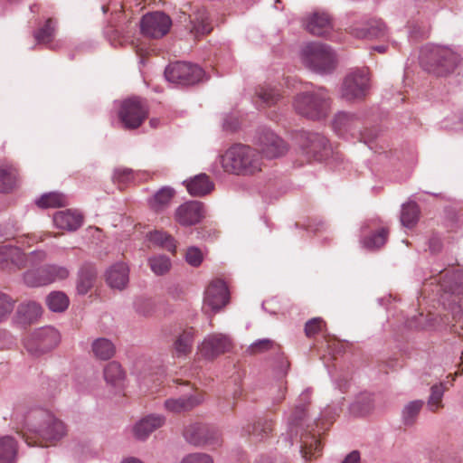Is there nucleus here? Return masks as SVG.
Instances as JSON below:
<instances>
[{"instance_id": "f257e3e1", "label": "nucleus", "mask_w": 463, "mask_h": 463, "mask_svg": "<svg viewBox=\"0 0 463 463\" xmlns=\"http://www.w3.org/2000/svg\"><path fill=\"white\" fill-rule=\"evenodd\" d=\"M309 403V393L302 392L299 397V402L296 405L294 411L288 419V430L281 436L280 442L285 446L291 447L294 440L299 441L300 452L306 461L311 460L321 454V443L316 433H312L313 429L307 423L308 418L306 407Z\"/></svg>"}, {"instance_id": "f03ea898", "label": "nucleus", "mask_w": 463, "mask_h": 463, "mask_svg": "<svg viewBox=\"0 0 463 463\" xmlns=\"http://www.w3.org/2000/svg\"><path fill=\"white\" fill-rule=\"evenodd\" d=\"M24 429L46 441H57L67 434L63 421L43 408L31 409L23 422Z\"/></svg>"}, {"instance_id": "7ed1b4c3", "label": "nucleus", "mask_w": 463, "mask_h": 463, "mask_svg": "<svg viewBox=\"0 0 463 463\" xmlns=\"http://www.w3.org/2000/svg\"><path fill=\"white\" fill-rule=\"evenodd\" d=\"M222 166L229 174L252 175L261 171V156L253 147L236 144L222 155Z\"/></svg>"}, {"instance_id": "20e7f679", "label": "nucleus", "mask_w": 463, "mask_h": 463, "mask_svg": "<svg viewBox=\"0 0 463 463\" xmlns=\"http://www.w3.org/2000/svg\"><path fill=\"white\" fill-rule=\"evenodd\" d=\"M460 61V55L449 47L425 45L420 49V66L424 71L436 76L452 73Z\"/></svg>"}, {"instance_id": "39448f33", "label": "nucleus", "mask_w": 463, "mask_h": 463, "mask_svg": "<svg viewBox=\"0 0 463 463\" xmlns=\"http://www.w3.org/2000/svg\"><path fill=\"white\" fill-rule=\"evenodd\" d=\"M329 106V96L323 87L298 93L293 102L295 111L311 120H319L326 118Z\"/></svg>"}, {"instance_id": "423d86ee", "label": "nucleus", "mask_w": 463, "mask_h": 463, "mask_svg": "<svg viewBox=\"0 0 463 463\" xmlns=\"http://www.w3.org/2000/svg\"><path fill=\"white\" fill-rule=\"evenodd\" d=\"M303 64L320 74L330 73L335 67V55L330 46L322 43H309L301 51Z\"/></svg>"}, {"instance_id": "0eeeda50", "label": "nucleus", "mask_w": 463, "mask_h": 463, "mask_svg": "<svg viewBox=\"0 0 463 463\" xmlns=\"http://www.w3.org/2000/svg\"><path fill=\"white\" fill-rule=\"evenodd\" d=\"M148 114L146 101L139 97H132L121 102L118 117L123 128L130 130L139 128Z\"/></svg>"}, {"instance_id": "6e6552de", "label": "nucleus", "mask_w": 463, "mask_h": 463, "mask_svg": "<svg viewBox=\"0 0 463 463\" xmlns=\"http://www.w3.org/2000/svg\"><path fill=\"white\" fill-rule=\"evenodd\" d=\"M70 276V270L65 266L47 264L37 269H29L24 273V282L31 288H37L64 280Z\"/></svg>"}, {"instance_id": "1a4fd4ad", "label": "nucleus", "mask_w": 463, "mask_h": 463, "mask_svg": "<svg viewBox=\"0 0 463 463\" xmlns=\"http://www.w3.org/2000/svg\"><path fill=\"white\" fill-rule=\"evenodd\" d=\"M297 140L302 153L308 160L322 161L331 153V146L327 138L317 132L301 131Z\"/></svg>"}, {"instance_id": "9d476101", "label": "nucleus", "mask_w": 463, "mask_h": 463, "mask_svg": "<svg viewBox=\"0 0 463 463\" xmlns=\"http://www.w3.org/2000/svg\"><path fill=\"white\" fill-rule=\"evenodd\" d=\"M368 90L367 69H355L345 77L341 87V96L348 101L361 99L365 97Z\"/></svg>"}, {"instance_id": "9b49d317", "label": "nucleus", "mask_w": 463, "mask_h": 463, "mask_svg": "<svg viewBox=\"0 0 463 463\" xmlns=\"http://www.w3.org/2000/svg\"><path fill=\"white\" fill-rule=\"evenodd\" d=\"M203 76L202 68L184 61L171 63L165 70V77L168 81L184 86L199 82Z\"/></svg>"}, {"instance_id": "f8f14e48", "label": "nucleus", "mask_w": 463, "mask_h": 463, "mask_svg": "<svg viewBox=\"0 0 463 463\" xmlns=\"http://www.w3.org/2000/svg\"><path fill=\"white\" fill-rule=\"evenodd\" d=\"M179 21L195 39L210 33L213 29L212 20L204 7H196L189 14L183 12Z\"/></svg>"}, {"instance_id": "ddd939ff", "label": "nucleus", "mask_w": 463, "mask_h": 463, "mask_svg": "<svg viewBox=\"0 0 463 463\" xmlns=\"http://www.w3.org/2000/svg\"><path fill=\"white\" fill-rule=\"evenodd\" d=\"M60 342L59 332L52 326L36 330L24 343L26 350L40 355L53 349Z\"/></svg>"}, {"instance_id": "4468645a", "label": "nucleus", "mask_w": 463, "mask_h": 463, "mask_svg": "<svg viewBox=\"0 0 463 463\" xmlns=\"http://www.w3.org/2000/svg\"><path fill=\"white\" fill-rule=\"evenodd\" d=\"M184 439L194 446L219 445L221 435L219 430L203 423H191L184 430Z\"/></svg>"}, {"instance_id": "2eb2a0df", "label": "nucleus", "mask_w": 463, "mask_h": 463, "mask_svg": "<svg viewBox=\"0 0 463 463\" xmlns=\"http://www.w3.org/2000/svg\"><path fill=\"white\" fill-rule=\"evenodd\" d=\"M348 33L358 39H380L387 35L388 29L380 18H367L353 21L347 28Z\"/></svg>"}, {"instance_id": "dca6fc26", "label": "nucleus", "mask_w": 463, "mask_h": 463, "mask_svg": "<svg viewBox=\"0 0 463 463\" xmlns=\"http://www.w3.org/2000/svg\"><path fill=\"white\" fill-rule=\"evenodd\" d=\"M139 24L143 35L157 39L165 36L169 32L172 20L165 13L157 11L143 15Z\"/></svg>"}, {"instance_id": "f3484780", "label": "nucleus", "mask_w": 463, "mask_h": 463, "mask_svg": "<svg viewBox=\"0 0 463 463\" xmlns=\"http://www.w3.org/2000/svg\"><path fill=\"white\" fill-rule=\"evenodd\" d=\"M256 144L267 158L283 156L287 151L285 142L269 128H260L255 137Z\"/></svg>"}, {"instance_id": "a211bd4d", "label": "nucleus", "mask_w": 463, "mask_h": 463, "mask_svg": "<svg viewBox=\"0 0 463 463\" xmlns=\"http://www.w3.org/2000/svg\"><path fill=\"white\" fill-rule=\"evenodd\" d=\"M229 299L230 293L226 283L220 279H213L205 290L203 308L217 312L228 304Z\"/></svg>"}, {"instance_id": "6ab92c4d", "label": "nucleus", "mask_w": 463, "mask_h": 463, "mask_svg": "<svg viewBox=\"0 0 463 463\" xmlns=\"http://www.w3.org/2000/svg\"><path fill=\"white\" fill-rule=\"evenodd\" d=\"M204 217L203 204L198 201H189L181 204L175 213V221L182 226H192Z\"/></svg>"}, {"instance_id": "aec40b11", "label": "nucleus", "mask_w": 463, "mask_h": 463, "mask_svg": "<svg viewBox=\"0 0 463 463\" xmlns=\"http://www.w3.org/2000/svg\"><path fill=\"white\" fill-rule=\"evenodd\" d=\"M231 348V340L223 335H212L203 340L200 346L202 354L213 359Z\"/></svg>"}, {"instance_id": "412c9836", "label": "nucleus", "mask_w": 463, "mask_h": 463, "mask_svg": "<svg viewBox=\"0 0 463 463\" xmlns=\"http://www.w3.org/2000/svg\"><path fill=\"white\" fill-rule=\"evenodd\" d=\"M165 422V416L160 414H149L134 425L133 434L136 439L145 440L153 431L161 428Z\"/></svg>"}, {"instance_id": "4be33fe9", "label": "nucleus", "mask_w": 463, "mask_h": 463, "mask_svg": "<svg viewBox=\"0 0 463 463\" xmlns=\"http://www.w3.org/2000/svg\"><path fill=\"white\" fill-rule=\"evenodd\" d=\"M360 125L361 120L355 114L345 111L338 112L333 120V128L339 136H345L347 133L354 136L359 132Z\"/></svg>"}, {"instance_id": "5701e85b", "label": "nucleus", "mask_w": 463, "mask_h": 463, "mask_svg": "<svg viewBox=\"0 0 463 463\" xmlns=\"http://www.w3.org/2000/svg\"><path fill=\"white\" fill-rule=\"evenodd\" d=\"M203 396L200 393L194 392L178 398H170L165 401V408L166 411L179 413L187 411L203 402Z\"/></svg>"}, {"instance_id": "b1692460", "label": "nucleus", "mask_w": 463, "mask_h": 463, "mask_svg": "<svg viewBox=\"0 0 463 463\" xmlns=\"http://www.w3.org/2000/svg\"><path fill=\"white\" fill-rule=\"evenodd\" d=\"M332 28L330 16L326 13H313L306 22V29L315 36H326Z\"/></svg>"}, {"instance_id": "393cba45", "label": "nucleus", "mask_w": 463, "mask_h": 463, "mask_svg": "<svg viewBox=\"0 0 463 463\" xmlns=\"http://www.w3.org/2000/svg\"><path fill=\"white\" fill-rule=\"evenodd\" d=\"M97 270L92 263H83L77 273L76 290L79 295H86L94 286Z\"/></svg>"}, {"instance_id": "a878e982", "label": "nucleus", "mask_w": 463, "mask_h": 463, "mask_svg": "<svg viewBox=\"0 0 463 463\" xmlns=\"http://www.w3.org/2000/svg\"><path fill=\"white\" fill-rule=\"evenodd\" d=\"M82 222L83 216L76 211H60L53 215V223L56 228L61 230L73 232L78 230Z\"/></svg>"}, {"instance_id": "bb28decb", "label": "nucleus", "mask_w": 463, "mask_h": 463, "mask_svg": "<svg viewBox=\"0 0 463 463\" xmlns=\"http://www.w3.org/2000/svg\"><path fill=\"white\" fill-rule=\"evenodd\" d=\"M187 192L194 197H201L211 193L214 184L206 174H199L190 179L184 181Z\"/></svg>"}, {"instance_id": "cd10ccee", "label": "nucleus", "mask_w": 463, "mask_h": 463, "mask_svg": "<svg viewBox=\"0 0 463 463\" xmlns=\"http://www.w3.org/2000/svg\"><path fill=\"white\" fill-rule=\"evenodd\" d=\"M274 423L271 420L260 418L253 423H248L241 428L242 436H251L256 440H262L273 430Z\"/></svg>"}, {"instance_id": "c85d7f7f", "label": "nucleus", "mask_w": 463, "mask_h": 463, "mask_svg": "<svg viewBox=\"0 0 463 463\" xmlns=\"http://www.w3.org/2000/svg\"><path fill=\"white\" fill-rule=\"evenodd\" d=\"M14 266L17 269L24 267V253L14 246H0V267L3 269Z\"/></svg>"}, {"instance_id": "c756f323", "label": "nucleus", "mask_w": 463, "mask_h": 463, "mask_svg": "<svg viewBox=\"0 0 463 463\" xmlns=\"http://www.w3.org/2000/svg\"><path fill=\"white\" fill-rule=\"evenodd\" d=\"M128 273L129 269L127 264L116 263L107 271V282L111 288L122 289L128 282Z\"/></svg>"}, {"instance_id": "7c9ffc66", "label": "nucleus", "mask_w": 463, "mask_h": 463, "mask_svg": "<svg viewBox=\"0 0 463 463\" xmlns=\"http://www.w3.org/2000/svg\"><path fill=\"white\" fill-rule=\"evenodd\" d=\"M42 311V306L35 301L23 302L17 307V319L23 324H32L41 317Z\"/></svg>"}, {"instance_id": "2f4dec72", "label": "nucleus", "mask_w": 463, "mask_h": 463, "mask_svg": "<svg viewBox=\"0 0 463 463\" xmlns=\"http://www.w3.org/2000/svg\"><path fill=\"white\" fill-rule=\"evenodd\" d=\"M91 350L96 358L109 360L114 355L116 347L109 339L100 337L93 341Z\"/></svg>"}, {"instance_id": "473e14b6", "label": "nucleus", "mask_w": 463, "mask_h": 463, "mask_svg": "<svg viewBox=\"0 0 463 463\" xmlns=\"http://www.w3.org/2000/svg\"><path fill=\"white\" fill-rule=\"evenodd\" d=\"M388 236L389 230L382 227L370 235L364 237L361 240V243L364 248L369 250H378L386 243Z\"/></svg>"}, {"instance_id": "72a5a7b5", "label": "nucleus", "mask_w": 463, "mask_h": 463, "mask_svg": "<svg viewBox=\"0 0 463 463\" xmlns=\"http://www.w3.org/2000/svg\"><path fill=\"white\" fill-rule=\"evenodd\" d=\"M17 444L11 436L0 438V463H14Z\"/></svg>"}, {"instance_id": "f704fd0d", "label": "nucleus", "mask_w": 463, "mask_h": 463, "mask_svg": "<svg viewBox=\"0 0 463 463\" xmlns=\"http://www.w3.org/2000/svg\"><path fill=\"white\" fill-rule=\"evenodd\" d=\"M175 195V190L171 187H163L149 199L151 208L160 212L167 207Z\"/></svg>"}, {"instance_id": "c9c22d12", "label": "nucleus", "mask_w": 463, "mask_h": 463, "mask_svg": "<svg viewBox=\"0 0 463 463\" xmlns=\"http://www.w3.org/2000/svg\"><path fill=\"white\" fill-rule=\"evenodd\" d=\"M46 305L52 312L65 311L70 304L68 296L62 291H52L46 297Z\"/></svg>"}, {"instance_id": "e433bc0d", "label": "nucleus", "mask_w": 463, "mask_h": 463, "mask_svg": "<svg viewBox=\"0 0 463 463\" xmlns=\"http://www.w3.org/2000/svg\"><path fill=\"white\" fill-rule=\"evenodd\" d=\"M194 330H184L175 340L174 349L177 357L188 354L194 344Z\"/></svg>"}, {"instance_id": "4c0bfd02", "label": "nucleus", "mask_w": 463, "mask_h": 463, "mask_svg": "<svg viewBox=\"0 0 463 463\" xmlns=\"http://www.w3.org/2000/svg\"><path fill=\"white\" fill-rule=\"evenodd\" d=\"M35 203L43 209L62 207L68 204L66 196L57 192L44 194Z\"/></svg>"}, {"instance_id": "58836bf2", "label": "nucleus", "mask_w": 463, "mask_h": 463, "mask_svg": "<svg viewBox=\"0 0 463 463\" xmlns=\"http://www.w3.org/2000/svg\"><path fill=\"white\" fill-rule=\"evenodd\" d=\"M128 25L115 26L109 25L104 30V34L111 45L117 46L123 44L124 40L129 37Z\"/></svg>"}, {"instance_id": "ea45409f", "label": "nucleus", "mask_w": 463, "mask_h": 463, "mask_svg": "<svg viewBox=\"0 0 463 463\" xmlns=\"http://www.w3.org/2000/svg\"><path fill=\"white\" fill-rule=\"evenodd\" d=\"M424 405L421 400H414L408 402L402 411V420L405 426H412Z\"/></svg>"}, {"instance_id": "a19ab883", "label": "nucleus", "mask_w": 463, "mask_h": 463, "mask_svg": "<svg viewBox=\"0 0 463 463\" xmlns=\"http://www.w3.org/2000/svg\"><path fill=\"white\" fill-rule=\"evenodd\" d=\"M149 241L152 243H154L170 252L175 251L176 241L172 235L166 233L165 232L156 230V231L150 232L149 233Z\"/></svg>"}, {"instance_id": "79ce46f5", "label": "nucleus", "mask_w": 463, "mask_h": 463, "mask_svg": "<svg viewBox=\"0 0 463 463\" xmlns=\"http://www.w3.org/2000/svg\"><path fill=\"white\" fill-rule=\"evenodd\" d=\"M256 95L268 107L277 104L281 99L279 90L270 85L260 86L256 90Z\"/></svg>"}, {"instance_id": "37998d69", "label": "nucleus", "mask_w": 463, "mask_h": 463, "mask_svg": "<svg viewBox=\"0 0 463 463\" xmlns=\"http://www.w3.org/2000/svg\"><path fill=\"white\" fill-rule=\"evenodd\" d=\"M17 173L13 166L0 167V193H8L16 184Z\"/></svg>"}, {"instance_id": "c03bdc74", "label": "nucleus", "mask_w": 463, "mask_h": 463, "mask_svg": "<svg viewBox=\"0 0 463 463\" xmlns=\"http://www.w3.org/2000/svg\"><path fill=\"white\" fill-rule=\"evenodd\" d=\"M419 207L416 203H404L401 213V222L407 228H412L419 219Z\"/></svg>"}, {"instance_id": "a18cd8bd", "label": "nucleus", "mask_w": 463, "mask_h": 463, "mask_svg": "<svg viewBox=\"0 0 463 463\" xmlns=\"http://www.w3.org/2000/svg\"><path fill=\"white\" fill-rule=\"evenodd\" d=\"M445 391L446 387L442 383L431 386L430 394L427 402L428 408L430 411L435 412L443 407L442 398Z\"/></svg>"}, {"instance_id": "49530a36", "label": "nucleus", "mask_w": 463, "mask_h": 463, "mask_svg": "<svg viewBox=\"0 0 463 463\" xmlns=\"http://www.w3.org/2000/svg\"><path fill=\"white\" fill-rule=\"evenodd\" d=\"M33 35L38 43L50 44L55 36V22L49 18Z\"/></svg>"}, {"instance_id": "de8ad7c7", "label": "nucleus", "mask_w": 463, "mask_h": 463, "mask_svg": "<svg viewBox=\"0 0 463 463\" xmlns=\"http://www.w3.org/2000/svg\"><path fill=\"white\" fill-rule=\"evenodd\" d=\"M104 378L108 383L118 385L124 378L121 365L117 362L108 364L104 369Z\"/></svg>"}, {"instance_id": "09e8293b", "label": "nucleus", "mask_w": 463, "mask_h": 463, "mask_svg": "<svg viewBox=\"0 0 463 463\" xmlns=\"http://www.w3.org/2000/svg\"><path fill=\"white\" fill-rule=\"evenodd\" d=\"M148 265L156 275L161 276L169 271L171 260L165 255H156L148 259Z\"/></svg>"}, {"instance_id": "8fccbe9b", "label": "nucleus", "mask_w": 463, "mask_h": 463, "mask_svg": "<svg viewBox=\"0 0 463 463\" xmlns=\"http://www.w3.org/2000/svg\"><path fill=\"white\" fill-rule=\"evenodd\" d=\"M441 286L445 291L452 294L463 293V272H453L449 278L443 281Z\"/></svg>"}, {"instance_id": "3c124183", "label": "nucleus", "mask_w": 463, "mask_h": 463, "mask_svg": "<svg viewBox=\"0 0 463 463\" xmlns=\"http://www.w3.org/2000/svg\"><path fill=\"white\" fill-rule=\"evenodd\" d=\"M134 308L137 314L146 317L154 312L155 306L152 299L144 297H138L134 301Z\"/></svg>"}, {"instance_id": "603ef678", "label": "nucleus", "mask_w": 463, "mask_h": 463, "mask_svg": "<svg viewBox=\"0 0 463 463\" xmlns=\"http://www.w3.org/2000/svg\"><path fill=\"white\" fill-rule=\"evenodd\" d=\"M185 260L192 267H199L203 260V252L197 247H189L185 253Z\"/></svg>"}, {"instance_id": "864d4df0", "label": "nucleus", "mask_w": 463, "mask_h": 463, "mask_svg": "<svg viewBox=\"0 0 463 463\" xmlns=\"http://www.w3.org/2000/svg\"><path fill=\"white\" fill-rule=\"evenodd\" d=\"M14 307V300L7 294L0 292V321L9 315Z\"/></svg>"}, {"instance_id": "5fc2aeb1", "label": "nucleus", "mask_w": 463, "mask_h": 463, "mask_svg": "<svg viewBox=\"0 0 463 463\" xmlns=\"http://www.w3.org/2000/svg\"><path fill=\"white\" fill-rule=\"evenodd\" d=\"M275 343L268 338L259 339L252 343L249 348L248 351L250 354H258L262 353L268 350H270L274 347Z\"/></svg>"}, {"instance_id": "6e6d98bb", "label": "nucleus", "mask_w": 463, "mask_h": 463, "mask_svg": "<svg viewBox=\"0 0 463 463\" xmlns=\"http://www.w3.org/2000/svg\"><path fill=\"white\" fill-rule=\"evenodd\" d=\"M181 463H213V460L210 455L197 452L186 455Z\"/></svg>"}, {"instance_id": "4d7b16f0", "label": "nucleus", "mask_w": 463, "mask_h": 463, "mask_svg": "<svg viewBox=\"0 0 463 463\" xmlns=\"http://www.w3.org/2000/svg\"><path fill=\"white\" fill-rule=\"evenodd\" d=\"M47 259V253L43 250H36L29 253V255H24V265L26 263L35 266L42 262H43Z\"/></svg>"}, {"instance_id": "13d9d810", "label": "nucleus", "mask_w": 463, "mask_h": 463, "mask_svg": "<svg viewBox=\"0 0 463 463\" xmlns=\"http://www.w3.org/2000/svg\"><path fill=\"white\" fill-rule=\"evenodd\" d=\"M113 179L121 184L128 183L134 179L133 171L129 168H118L114 171Z\"/></svg>"}, {"instance_id": "bf43d9fd", "label": "nucleus", "mask_w": 463, "mask_h": 463, "mask_svg": "<svg viewBox=\"0 0 463 463\" xmlns=\"http://www.w3.org/2000/svg\"><path fill=\"white\" fill-rule=\"evenodd\" d=\"M323 320L320 317H315L308 320L305 325V333L307 337L314 336L320 329Z\"/></svg>"}, {"instance_id": "052dcab7", "label": "nucleus", "mask_w": 463, "mask_h": 463, "mask_svg": "<svg viewBox=\"0 0 463 463\" xmlns=\"http://www.w3.org/2000/svg\"><path fill=\"white\" fill-rule=\"evenodd\" d=\"M350 410L354 414L364 415L371 410V404L368 402L364 408H361L360 401H356L351 404Z\"/></svg>"}, {"instance_id": "680f3d73", "label": "nucleus", "mask_w": 463, "mask_h": 463, "mask_svg": "<svg viewBox=\"0 0 463 463\" xmlns=\"http://www.w3.org/2000/svg\"><path fill=\"white\" fill-rule=\"evenodd\" d=\"M429 248L432 253H439L442 249V242L439 237L432 236L429 240Z\"/></svg>"}, {"instance_id": "e2e57ef3", "label": "nucleus", "mask_w": 463, "mask_h": 463, "mask_svg": "<svg viewBox=\"0 0 463 463\" xmlns=\"http://www.w3.org/2000/svg\"><path fill=\"white\" fill-rule=\"evenodd\" d=\"M342 463H360V453L358 450H353L343 460Z\"/></svg>"}, {"instance_id": "0e129e2a", "label": "nucleus", "mask_w": 463, "mask_h": 463, "mask_svg": "<svg viewBox=\"0 0 463 463\" xmlns=\"http://www.w3.org/2000/svg\"><path fill=\"white\" fill-rule=\"evenodd\" d=\"M223 128L226 130L234 131L239 128V122L237 119H232L230 121L228 118H226L223 122Z\"/></svg>"}, {"instance_id": "69168bd1", "label": "nucleus", "mask_w": 463, "mask_h": 463, "mask_svg": "<svg viewBox=\"0 0 463 463\" xmlns=\"http://www.w3.org/2000/svg\"><path fill=\"white\" fill-rule=\"evenodd\" d=\"M288 368V363L286 360H284L283 358H281L279 361V374L284 375L287 373Z\"/></svg>"}, {"instance_id": "338daca9", "label": "nucleus", "mask_w": 463, "mask_h": 463, "mask_svg": "<svg viewBox=\"0 0 463 463\" xmlns=\"http://www.w3.org/2000/svg\"><path fill=\"white\" fill-rule=\"evenodd\" d=\"M386 49L387 47L385 45H377L373 47V50L380 53L385 52Z\"/></svg>"}, {"instance_id": "774afa93", "label": "nucleus", "mask_w": 463, "mask_h": 463, "mask_svg": "<svg viewBox=\"0 0 463 463\" xmlns=\"http://www.w3.org/2000/svg\"><path fill=\"white\" fill-rule=\"evenodd\" d=\"M122 463H142V462L137 458H131L127 460H124Z\"/></svg>"}]
</instances>
